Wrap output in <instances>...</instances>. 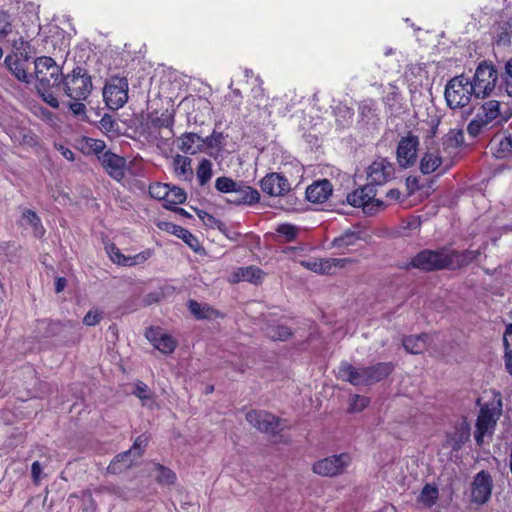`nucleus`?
<instances>
[{
    "label": "nucleus",
    "mask_w": 512,
    "mask_h": 512,
    "mask_svg": "<svg viewBox=\"0 0 512 512\" xmlns=\"http://www.w3.org/2000/svg\"><path fill=\"white\" fill-rule=\"evenodd\" d=\"M35 88L42 99L52 108L59 107V101L53 88L59 87L63 76L61 67L49 56L37 57L34 60Z\"/></svg>",
    "instance_id": "nucleus-1"
},
{
    "label": "nucleus",
    "mask_w": 512,
    "mask_h": 512,
    "mask_svg": "<svg viewBox=\"0 0 512 512\" xmlns=\"http://www.w3.org/2000/svg\"><path fill=\"white\" fill-rule=\"evenodd\" d=\"M394 370L392 362H379L368 367H355L344 361L338 368V378L353 386L372 385L388 377Z\"/></svg>",
    "instance_id": "nucleus-2"
},
{
    "label": "nucleus",
    "mask_w": 512,
    "mask_h": 512,
    "mask_svg": "<svg viewBox=\"0 0 512 512\" xmlns=\"http://www.w3.org/2000/svg\"><path fill=\"white\" fill-rule=\"evenodd\" d=\"M62 89L73 101H85L92 92V79L86 69L77 66L61 78Z\"/></svg>",
    "instance_id": "nucleus-3"
},
{
    "label": "nucleus",
    "mask_w": 512,
    "mask_h": 512,
    "mask_svg": "<svg viewBox=\"0 0 512 512\" xmlns=\"http://www.w3.org/2000/svg\"><path fill=\"white\" fill-rule=\"evenodd\" d=\"M502 414V399L496 395L490 402L481 407L476 422L475 440L478 444L483 442L487 434H492L497 420Z\"/></svg>",
    "instance_id": "nucleus-4"
},
{
    "label": "nucleus",
    "mask_w": 512,
    "mask_h": 512,
    "mask_svg": "<svg viewBox=\"0 0 512 512\" xmlns=\"http://www.w3.org/2000/svg\"><path fill=\"white\" fill-rule=\"evenodd\" d=\"M448 265V253L445 249H425L417 253L406 265L405 269H419L425 272L444 269Z\"/></svg>",
    "instance_id": "nucleus-5"
},
{
    "label": "nucleus",
    "mask_w": 512,
    "mask_h": 512,
    "mask_svg": "<svg viewBox=\"0 0 512 512\" xmlns=\"http://www.w3.org/2000/svg\"><path fill=\"white\" fill-rule=\"evenodd\" d=\"M498 72L492 64L486 61L480 63L474 74L472 87L477 98L488 96L495 88Z\"/></svg>",
    "instance_id": "nucleus-6"
},
{
    "label": "nucleus",
    "mask_w": 512,
    "mask_h": 512,
    "mask_svg": "<svg viewBox=\"0 0 512 512\" xmlns=\"http://www.w3.org/2000/svg\"><path fill=\"white\" fill-rule=\"evenodd\" d=\"M472 95L474 89L470 78L460 74L450 79V109L468 107Z\"/></svg>",
    "instance_id": "nucleus-7"
},
{
    "label": "nucleus",
    "mask_w": 512,
    "mask_h": 512,
    "mask_svg": "<svg viewBox=\"0 0 512 512\" xmlns=\"http://www.w3.org/2000/svg\"><path fill=\"white\" fill-rule=\"evenodd\" d=\"M106 105L112 110L123 107L128 100V81L125 77H112L103 89Z\"/></svg>",
    "instance_id": "nucleus-8"
},
{
    "label": "nucleus",
    "mask_w": 512,
    "mask_h": 512,
    "mask_svg": "<svg viewBox=\"0 0 512 512\" xmlns=\"http://www.w3.org/2000/svg\"><path fill=\"white\" fill-rule=\"evenodd\" d=\"M351 462L347 453L332 455L313 464V472L325 477H334L345 472Z\"/></svg>",
    "instance_id": "nucleus-9"
},
{
    "label": "nucleus",
    "mask_w": 512,
    "mask_h": 512,
    "mask_svg": "<svg viewBox=\"0 0 512 512\" xmlns=\"http://www.w3.org/2000/svg\"><path fill=\"white\" fill-rule=\"evenodd\" d=\"M394 174V164L387 158L379 157L367 169V185L375 189L376 186H382L392 180Z\"/></svg>",
    "instance_id": "nucleus-10"
},
{
    "label": "nucleus",
    "mask_w": 512,
    "mask_h": 512,
    "mask_svg": "<svg viewBox=\"0 0 512 512\" xmlns=\"http://www.w3.org/2000/svg\"><path fill=\"white\" fill-rule=\"evenodd\" d=\"M246 420L257 430L267 434H277L281 428L278 417L266 411H250L246 414Z\"/></svg>",
    "instance_id": "nucleus-11"
},
{
    "label": "nucleus",
    "mask_w": 512,
    "mask_h": 512,
    "mask_svg": "<svg viewBox=\"0 0 512 512\" xmlns=\"http://www.w3.org/2000/svg\"><path fill=\"white\" fill-rule=\"evenodd\" d=\"M246 420L257 430L267 434H277L281 428L278 417L266 411H250L246 414Z\"/></svg>",
    "instance_id": "nucleus-12"
},
{
    "label": "nucleus",
    "mask_w": 512,
    "mask_h": 512,
    "mask_svg": "<svg viewBox=\"0 0 512 512\" xmlns=\"http://www.w3.org/2000/svg\"><path fill=\"white\" fill-rule=\"evenodd\" d=\"M419 139L413 135L402 137L398 143L396 156L398 164L403 168L413 166L417 160Z\"/></svg>",
    "instance_id": "nucleus-13"
},
{
    "label": "nucleus",
    "mask_w": 512,
    "mask_h": 512,
    "mask_svg": "<svg viewBox=\"0 0 512 512\" xmlns=\"http://www.w3.org/2000/svg\"><path fill=\"white\" fill-rule=\"evenodd\" d=\"M492 487L493 480L489 472L485 470L478 472L472 482V501L478 505L488 502L491 497Z\"/></svg>",
    "instance_id": "nucleus-14"
},
{
    "label": "nucleus",
    "mask_w": 512,
    "mask_h": 512,
    "mask_svg": "<svg viewBox=\"0 0 512 512\" xmlns=\"http://www.w3.org/2000/svg\"><path fill=\"white\" fill-rule=\"evenodd\" d=\"M98 160L111 178L118 182L124 179L126 160L123 157L108 150L99 155Z\"/></svg>",
    "instance_id": "nucleus-15"
},
{
    "label": "nucleus",
    "mask_w": 512,
    "mask_h": 512,
    "mask_svg": "<svg viewBox=\"0 0 512 512\" xmlns=\"http://www.w3.org/2000/svg\"><path fill=\"white\" fill-rule=\"evenodd\" d=\"M261 189L270 196H282L290 191V183L279 173H269L261 180Z\"/></svg>",
    "instance_id": "nucleus-16"
},
{
    "label": "nucleus",
    "mask_w": 512,
    "mask_h": 512,
    "mask_svg": "<svg viewBox=\"0 0 512 512\" xmlns=\"http://www.w3.org/2000/svg\"><path fill=\"white\" fill-rule=\"evenodd\" d=\"M28 61L25 57H19L17 54L7 55L5 58V65L14 77L25 84H30L33 80V75L28 73Z\"/></svg>",
    "instance_id": "nucleus-17"
},
{
    "label": "nucleus",
    "mask_w": 512,
    "mask_h": 512,
    "mask_svg": "<svg viewBox=\"0 0 512 512\" xmlns=\"http://www.w3.org/2000/svg\"><path fill=\"white\" fill-rule=\"evenodd\" d=\"M93 495L95 496L96 500L99 504L106 506V508L109 510L113 505L114 502L117 499H125L126 493L125 491L115 485L110 486H102L95 488L92 491Z\"/></svg>",
    "instance_id": "nucleus-18"
},
{
    "label": "nucleus",
    "mask_w": 512,
    "mask_h": 512,
    "mask_svg": "<svg viewBox=\"0 0 512 512\" xmlns=\"http://www.w3.org/2000/svg\"><path fill=\"white\" fill-rule=\"evenodd\" d=\"M146 337L157 350L164 354H170L176 348L175 340L170 335L163 333L160 328L148 329Z\"/></svg>",
    "instance_id": "nucleus-19"
},
{
    "label": "nucleus",
    "mask_w": 512,
    "mask_h": 512,
    "mask_svg": "<svg viewBox=\"0 0 512 512\" xmlns=\"http://www.w3.org/2000/svg\"><path fill=\"white\" fill-rule=\"evenodd\" d=\"M238 184L239 187L231 193L228 202L235 205H253L259 202L260 194L256 189L245 185L241 181H239Z\"/></svg>",
    "instance_id": "nucleus-20"
},
{
    "label": "nucleus",
    "mask_w": 512,
    "mask_h": 512,
    "mask_svg": "<svg viewBox=\"0 0 512 512\" xmlns=\"http://www.w3.org/2000/svg\"><path fill=\"white\" fill-rule=\"evenodd\" d=\"M366 234L361 229H347L338 237H335L331 242L332 248H337L342 251H349L359 241L365 240Z\"/></svg>",
    "instance_id": "nucleus-21"
},
{
    "label": "nucleus",
    "mask_w": 512,
    "mask_h": 512,
    "mask_svg": "<svg viewBox=\"0 0 512 512\" xmlns=\"http://www.w3.org/2000/svg\"><path fill=\"white\" fill-rule=\"evenodd\" d=\"M265 276L263 270L256 266L240 267L229 276V282L238 283L246 281L254 285H259L263 282Z\"/></svg>",
    "instance_id": "nucleus-22"
},
{
    "label": "nucleus",
    "mask_w": 512,
    "mask_h": 512,
    "mask_svg": "<svg viewBox=\"0 0 512 512\" xmlns=\"http://www.w3.org/2000/svg\"><path fill=\"white\" fill-rule=\"evenodd\" d=\"M331 194L332 185L327 179L316 181L306 189V198L312 203H323Z\"/></svg>",
    "instance_id": "nucleus-23"
},
{
    "label": "nucleus",
    "mask_w": 512,
    "mask_h": 512,
    "mask_svg": "<svg viewBox=\"0 0 512 512\" xmlns=\"http://www.w3.org/2000/svg\"><path fill=\"white\" fill-rule=\"evenodd\" d=\"M178 148L186 154H196L204 146L203 138L196 133L186 132L178 139Z\"/></svg>",
    "instance_id": "nucleus-24"
},
{
    "label": "nucleus",
    "mask_w": 512,
    "mask_h": 512,
    "mask_svg": "<svg viewBox=\"0 0 512 512\" xmlns=\"http://www.w3.org/2000/svg\"><path fill=\"white\" fill-rule=\"evenodd\" d=\"M375 195V189L366 184L363 187L349 193L347 195V202L353 207H362L364 209L368 201L375 197Z\"/></svg>",
    "instance_id": "nucleus-25"
},
{
    "label": "nucleus",
    "mask_w": 512,
    "mask_h": 512,
    "mask_svg": "<svg viewBox=\"0 0 512 512\" xmlns=\"http://www.w3.org/2000/svg\"><path fill=\"white\" fill-rule=\"evenodd\" d=\"M192 160L183 155H176L173 158L172 165L175 175L183 181H191L194 176L193 169L191 167Z\"/></svg>",
    "instance_id": "nucleus-26"
},
{
    "label": "nucleus",
    "mask_w": 512,
    "mask_h": 512,
    "mask_svg": "<svg viewBox=\"0 0 512 512\" xmlns=\"http://www.w3.org/2000/svg\"><path fill=\"white\" fill-rule=\"evenodd\" d=\"M431 337L427 334L410 335L403 338L404 349L411 354H420L427 348L428 341Z\"/></svg>",
    "instance_id": "nucleus-27"
},
{
    "label": "nucleus",
    "mask_w": 512,
    "mask_h": 512,
    "mask_svg": "<svg viewBox=\"0 0 512 512\" xmlns=\"http://www.w3.org/2000/svg\"><path fill=\"white\" fill-rule=\"evenodd\" d=\"M135 456L132 455V450L116 455L108 466V472L112 474H119L131 467L135 461Z\"/></svg>",
    "instance_id": "nucleus-28"
},
{
    "label": "nucleus",
    "mask_w": 512,
    "mask_h": 512,
    "mask_svg": "<svg viewBox=\"0 0 512 512\" xmlns=\"http://www.w3.org/2000/svg\"><path fill=\"white\" fill-rule=\"evenodd\" d=\"M187 305L191 314L197 319H212L219 316L218 311L209 304H202L196 300L190 299Z\"/></svg>",
    "instance_id": "nucleus-29"
},
{
    "label": "nucleus",
    "mask_w": 512,
    "mask_h": 512,
    "mask_svg": "<svg viewBox=\"0 0 512 512\" xmlns=\"http://www.w3.org/2000/svg\"><path fill=\"white\" fill-rule=\"evenodd\" d=\"M424 70L419 65H408L404 72V79L408 83L410 92L417 90L422 84Z\"/></svg>",
    "instance_id": "nucleus-30"
},
{
    "label": "nucleus",
    "mask_w": 512,
    "mask_h": 512,
    "mask_svg": "<svg viewBox=\"0 0 512 512\" xmlns=\"http://www.w3.org/2000/svg\"><path fill=\"white\" fill-rule=\"evenodd\" d=\"M442 164V157L438 151L427 152L420 160V170L423 174H430L436 171Z\"/></svg>",
    "instance_id": "nucleus-31"
},
{
    "label": "nucleus",
    "mask_w": 512,
    "mask_h": 512,
    "mask_svg": "<svg viewBox=\"0 0 512 512\" xmlns=\"http://www.w3.org/2000/svg\"><path fill=\"white\" fill-rule=\"evenodd\" d=\"M186 198V192L182 188L169 185L167 197L163 206L169 210L175 209V206L184 203Z\"/></svg>",
    "instance_id": "nucleus-32"
},
{
    "label": "nucleus",
    "mask_w": 512,
    "mask_h": 512,
    "mask_svg": "<svg viewBox=\"0 0 512 512\" xmlns=\"http://www.w3.org/2000/svg\"><path fill=\"white\" fill-rule=\"evenodd\" d=\"M478 255L477 251H450V270L458 269L464 265L469 264L472 260H474Z\"/></svg>",
    "instance_id": "nucleus-33"
},
{
    "label": "nucleus",
    "mask_w": 512,
    "mask_h": 512,
    "mask_svg": "<svg viewBox=\"0 0 512 512\" xmlns=\"http://www.w3.org/2000/svg\"><path fill=\"white\" fill-rule=\"evenodd\" d=\"M321 262V274H333L336 269L344 268L346 264L354 262L351 258H323Z\"/></svg>",
    "instance_id": "nucleus-34"
},
{
    "label": "nucleus",
    "mask_w": 512,
    "mask_h": 512,
    "mask_svg": "<svg viewBox=\"0 0 512 512\" xmlns=\"http://www.w3.org/2000/svg\"><path fill=\"white\" fill-rule=\"evenodd\" d=\"M499 101L489 100L485 102L481 107V112L477 114V117L482 122H487L488 124L496 119L499 115Z\"/></svg>",
    "instance_id": "nucleus-35"
},
{
    "label": "nucleus",
    "mask_w": 512,
    "mask_h": 512,
    "mask_svg": "<svg viewBox=\"0 0 512 512\" xmlns=\"http://www.w3.org/2000/svg\"><path fill=\"white\" fill-rule=\"evenodd\" d=\"M512 33V19L500 21L496 28V43L499 46H508L510 44V34Z\"/></svg>",
    "instance_id": "nucleus-36"
},
{
    "label": "nucleus",
    "mask_w": 512,
    "mask_h": 512,
    "mask_svg": "<svg viewBox=\"0 0 512 512\" xmlns=\"http://www.w3.org/2000/svg\"><path fill=\"white\" fill-rule=\"evenodd\" d=\"M171 233L181 238L193 251H199L200 243L189 230L181 226L172 225Z\"/></svg>",
    "instance_id": "nucleus-37"
},
{
    "label": "nucleus",
    "mask_w": 512,
    "mask_h": 512,
    "mask_svg": "<svg viewBox=\"0 0 512 512\" xmlns=\"http://www.w3.org/2000/svg\"><path fill=\"white\" fill-rule=\"evenodd\" d=\"M267 336L274 341H286L292 336V331L285 325H270L266 329Z\"/></svg>",
    "instance_id": "nucleus-38"
},
{
    "label": "nucleus",
    "mask_w": 512,
    "mask_h": 512,
    "mask_svg": "<svg viewBox=\"0 0 512 512\" xmlns=\"http://www.w3.org/2000/svg\"><path fill=\"white\" fill-rule=\"evenodd\" d=\"M212 163L208 159H202L196 170V176L200 186L206 185L212 178Z\"/></svg>",
    "instance_id": "nucleus-39"
},
{
    "label": "nucleus",
    "mask_w": 512,
    "mask_h": 512,
    "mask_svg": "<svg viewBox=\"0 0 512 512\" xmlns=\"http://www.w3.org/2000/svg\"><path fill=\"white\" fill-rule=\"evenodd\" d=\"M22 219L34 229L35 235L41 236L44 233L41 220L34 211L25 210L22 214Z\"/></svg>",
    "instance_id": "nucleus-40"
},
{
    "label": "nucleus",
    "mask_w": 512,
    "mask_h": 512,
    "mask_svg": "<svg viewBox=\"0 0 512 512\" xmlns=\"http://www.w3.org/2000/svg\"><path fill=\"white\" fill-rule=\"evenodd\" d=\"M239 181H235L230 177L221 176L215 180V188L221 193L231 194L237 187Z\"/></svg>",
    "instance_id": "nucleus-41"
},
{
    "label": "nucleus",
    "mask_w": 512,
    "mask_h": 512,
    "mask_svg": "<svg viewBox=\"0 0 512 512\" xmlns=\"http://www.w3.org/2000/svg\"><path fill=\"white\" fill-rule=\"evenodd\" d=\"M438 498V489L435 486H432L430 484H427L422 489V492L419 496V500L427 505L432 506L436 503V500Z\"/></svg>",
    "instance_id": "nucleus-42"
},
{
    "label": "nucleus",
    "mask_w": 512,
    "mask_h": 512,
    "mask_svg": "<svg viewBox=\"0 0 512 512\" xmlns=\"http://www.w3.org/2000/svg\"><path fill=\"white\" fill-rule=\"evenodd\" d=\"M85 148H87L88 153H93L97 155H101L106 152V144L103 140L93 139V138H85L84 139Z\"/></svg>",
    "instance_id": "nucleus-43"
},
{
    "label": "nucleus",
    "mask_w": 512,
    "mask_h": 512,
    "mask_svg": "<svg viewBox=\"0 0 512 512\" xmlns=\"http://www.w3.org/2000/svg\"><path fill=\"white\" fill-rule=\"evenodd\" d=\"M168 188L169 184L160 182L154 183L149 186V194L152 198L161 200L165 203Z\"/></svg>",
    "instance_id": "nucleus-44"
},
{
    "label": "nucleus",
    "mask_w": 512,
    "mask_h": 512,
    "mask_svg": "<svg viewBox=\"0 0 512 512\" xmlns=\"http://www.w3.org/2000/svg\"><path fill=\"white\" fill-rule=\"evenodd\" d=\"M276 231L284 237L285 241L291 242L296 239L299 229L295 225L286 223L279 225Z\"/></svg>",
    "instance_id": "nucleus-45"
},
{
    "label": "nucleus",
    "mask_w": 512,
    "mask_h": 512,
    "mask_svg": "<svg viewBox=\"0 0 512 512\" xmlns=\"http://www.w3.org/2000/svg\"><path fill=\"white\" fill-rule=\"evenodd\" d=\"M233 82L229 84V88L231 89V94L226 96V100L230 101L231 109L233 113L240 112L241 105H242V94L239 89H233Z\"/></svg>",
    "instance_id": "nucleus-46"
},
{
    "label": "nucleus",
    "mask_w": 512,
    "mask_h": 512,
    "mask_svg": "<svg viewBox=\"0 0 512 512\" xmlns=\"http://www.w3.org/2000/svg\"><path fill=\"white\" fill-rule=\"evenodd\" d=\"M12 47L15 50L14 54H17L19 57H25L26 59H30V44L24 40L23 37H19L14 40L12 43Z\"/></svg>",
    "instance_id": "nucleus-47"
},
{
    "label": "nucleus",
    "mask_w": 512,
    "mask_h": 512,
    "mask_svg": "<svg viewBox=\"0 0 512 512\" xmlns=\"http://www.w3.org/2000/svg\"><path fill=\"white\" fill-rule=\"evenodd\" d=\"M98 501L91 491H84L82 494L83 512H96Z\"/></svg>",
    "instance_id": "nucleus-48"
},
{
    "label": "nucleus",
    "mask_w": 512,
    "mask_h": 512,
    "mask_svg": "<svg viewBox=\"0 0 512 512\" xmlns=\"http://www.w3.org/2000/svg\"><path fill=\"white\" fill-rule=\"evenodd\" d=\"M152 255H153V250L146 249V250L141 251L140 253L135 254L133 256H127L126 266L131 267V266L143 264L148 259H150L152 257Z\"/></svg>",
    "instance_id": "nucleus-49"
},
{
    "label": "nucleus",
    "mask_w": 512,
    "mask_h": 512,
    "mask_svg": "<svg viewBox=\"0 0 512 512\" xmlns=\"http://www.w3.org/2000/svg\"><path fill=\"white\" fill-rule=\"evenodd\" d=\"M158 469V475H157V481L161 484L169 485L174 483L176 480L175 473L170 470L169 468H166L162 465L157 466Z\"/></svg>",
    "instance_id": "nucleus-50"
},
{
    "label": "nucleus",
    "mask_w": 512,
    "mask_h": 512,
    "mask_svg": "<svg viewBox=\"0 0 512 512\" xmlns=\"http://www.w3.org/2000/svg\"><path fill=\"white\" fill-rule=\"evenodd\" d=\"M224 135L222 132L213 131V133L206 138H203L204 146L209 148H222L224 145Z\"/></svg>",
    "instance_id": "nucleus-51"
},
{
    "label": "nucleus",
    "mask_w": 512,
    "mask_h": 512,
    "mask_svg": "<svg viewBox=\"0 0 512 512\" xmlns=\"http://www.w3.org/2000/svg\"><path fill=\"white\" fill-rule=\"evenodd\" d=\"M141 401L150 400L152 398V392L149 387L142 381H137L134 384V390L132 392Z\"/></svg>",
    "instance_id": "nucleus-52"
},
{
    "label": "nucleus",
    "mask_w": 512,
    "mask_h": 512,
    "mask_svg": "<svg viewBox=\"0 0 512 512\" xmlns=\"http://www.w3.org/2000/svg\"><path fill=\"white\" fill-rule=\"evenodd\" d=\"M197 216L203 221V223L210 227V228H219L221 229V226L223 223L216 219L213 215L209 214L208 212L200 209H195Z\"/></svg>",
    "instance_id": "nucleus-53"
},
{
    "label": "nucleus",
    "mask_w": 512,
    "mask_h": 512,
    "mask_svg": "<svg viewBox=\"0 0 512 512\" xmlns=\"http://www.w3.org/2000/svg\"><path fill=\"white\" fill-rule=\"evenodd\" d=\"M369 404V399L361 395H353L350 399V411L360 412Z\"/></svg>",
    "instance_id": "nucleus-54"
},
{
    "label": "nucleus",
    "mask_w": 512,
    "mask_h": 512,
    "mask_svg": "<svg viewBox=\"0 0 512 512\" xmlns=\"http://www.w3.org/2000/svg\"><path fill=\"white\" fill-rule=\"evenodd\" d=\"M107 252L112 262L118 265L126 266L127 256L123 255L120 249L117 248L114 244L107 248Z\"/></svg>",
    "instance_id": "nucleus-55"
},
{
    "label": "nucleus",
    "mask_w": 512,
    "mask_h": 512,
    "mask_svg": "<svg viewBox=\"0 0 512 512\" xmlns=\"http://www.w3.org/2000/svg\"><path fill=\"white\" fill-rule=\"evenodd\" d=\"M12 32L10 15L0 11V36H7Z\"/></svg>",
    "instance_id": "nucleus-56"
},
{
    "label": "nucleus",
    "mask_w": 512,
    "mask_h": 512,
    "mask_svg": "<svg viewBox=\"0 0 512 512\" xmlns=\"http://www.w3.org/2000/svg\"><path fill=\"white\" fill-rule=\"evenodd\" d=\"M386 207L385 203L380 199H375L373 197L371 200L368 201L367 205H365L364 212L366 214L373 215L381 210H383Z\"/></svg>",
    "instance_id": "nucleus-57"
},
{
    "label": "nucleus",
    "mask_w": 512,
    "mask_h": 512,
    "mask_svg": "<svg viewBox=\"0 0 512 512\" xmlns=\"http://www.w3.org/2000/svg\"><path fill=\"white\" fill-rule=\"evenodd\" d=\"M102 319V313L98 309L89 310L83 318V323L86 326H95Z\"/></svg>",
    "instance_id": "nucleus-58"
},
{
    "label": "nucleus",
    "mask_w": 512,
    "mask_h": 512,
    "mask_svg": "<svg viewBox=\"0 0 512 512\" xmlns=\"http://www.w3.org/2000/svg\"><path fill=\"white\" fill-rule=\"evenodd\" d=\"M457 438H454V446L453 449H458L461 444L465 443L470 437L469 427L465 424H462L458 433H456Z\"/></svg>",
    "instance_id": "nucleus-59"
},
{
    "label": "nucleus",
    "mask_w": 512,
    "mask_h": 512,
    "mask_svg": "<svg viewBox=\"0 0 512 512\" xmlns=\"http://www.w3.org/2000/svg\"><path fill=\"white\" fill-rule=\"evenodd\" d=\"M504 85L507 94L512 97V59L505 65Z\"/></svg>",
    "instance_id": "nucleus-60"
},
{
    "label": "nucleus",
    "mask_w": 512,
    "mask_h": 512,
    "mask_svg": "<svg viewBox=\"0 0 512 512\" xmlns=\"http://www.w3.org/2000/svg\"><path fill=\"white\" fill-rule=\"evenodd\" d=\"M486 125H488V123H487V122H482V121L479 119V117H477L476 119H473V120L469 123V125H468V127H467V130H468L469 135H471V136H473V137H476V136L480 133L481 129H482L484 126H486Z\"/></svg>",
    "instance_id": "nucleus-61"
},
{
    "label": "nucleus",
    "mask_w": 512,
    "mask_h": 512,
    "mask_svg": "<svg viewBox=\"0 0 512 512\" xmlns=\"http://www.w3.org/2000/svg\"><path fill=\"white\" fill-rule=\"evenodd\" d=\"M301 265L315 273L321 274V262L320 259L303 260Z\"/></svg>",
    "instance_id": "nucleus-62"
},
{
    "label": "nucleus",
    "mask_w": 512,
    "mask_h": 512,
    "mask_svg": "<svg viewBox=\"0 0 512 512\" xmlns=\"http://www.w3.org/2000/svg\"><path fill=\"white\" fill-rule=\"evenodd\" d=\"M83 101L70 102L69 107L74 115L83 116L86 113V106L82 103Z\"/></svg>",
    "instance_id": "nucleus-63"
},
{
    "label": "nucleus",
    "mask_w": 512,
    "mask_h": 512,
    "mask_svg": "<svg viewBox=\"0 0 512 512\" xmlns=\"http://www.w3.org/2000/svg\"><path fill=\"white\" fill-rule=\"evenodd\" d=\"M499 145L502 152H510L512 150V132L501 140Z\"/></svg>",
    "instance_id": "nucleus-64"
}]
</instances>
